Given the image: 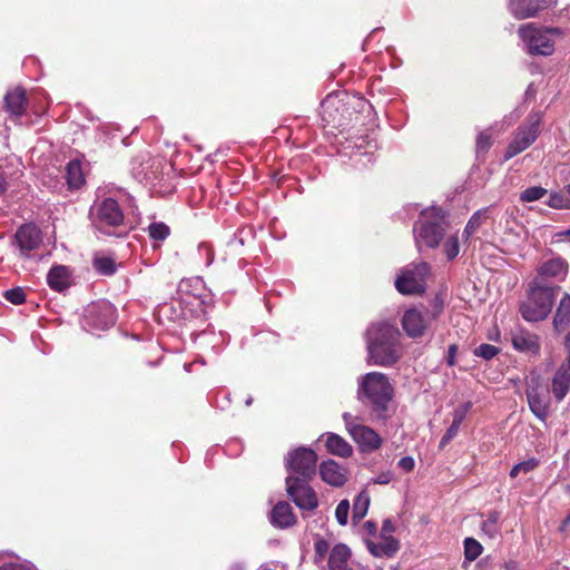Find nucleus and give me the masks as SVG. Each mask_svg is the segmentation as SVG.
Wrapping results in <instances>:
<instances>
[{
	"instance_id": "38",
	"label": "nucleus",
	"mask_w": 570,
	"mask_h": 570,
	"mask_svg": "<svg viewBox=\"0 0 570 570\" xmlns=\"http://www.w3.org/2000/svg\"><path fill=\"white\" fill-rule=\"evenodd\" d=\"M500 514L497 511L489 513L488 518L482 522L481 530L489 537L494 538L499 533L498 522Z\"/></svg>"
},
{
	"instance_id": "44",
	"label": "nucleus",
	"mask_w": 570,
	"mask_h": 570,
	"mask_svg": "<svg viewBox=\"0 0 570 570\" xmlns=\"http://www.w3.org/2000/svg\"><path fill=\"white\" fill-rule=\"evenodd\" d=\"M336 97L328 95L321 104L323 119L328 124L334 122L335 119L332 117L331 109L335 107Z\"/></svg>"
},
{
	"instance_id": "3",
	"label": "nucleus",
	"mask_w": 570,
	"mask_h": 570,
	"mask_svg": "<svg viewBox=\"0 0 570 570\" xmlns=\"http://www.w3.org/2000/svg\"><path fill=\"white\" fill-rule=\"evenodd\" d=\"M101 193V200H97L92 207L94 224L98 229L104 226L117 227L124 223V210L134 207L132 197L121 188L108 190V195Z\"/></svg>"
},
{
	"instance_id": "60",
	"label": "nucleus",
	"mask_w": 570,
	"mask_h": 570,
	"mask_svg": "<svg viewBox=\"0 0 570 570\" xmlns=\"http://www.w3.org/2000/svg\"><path fill=\"white\" fill-rule=\"evenodd\" d=\"M252 402H253V399H252V397H248V399L246 400L245 404H246L247 406H249V405L252 404Z\"/></svg>"
},
{
	"instance_id": "54",
	"label": "nucleus",
	"mask_w": 570,
	"mask_h": 570,
	"mask_svg": "<svg viewBox=\"0 0 570 570\" xmlns=\"http://www.w3.org/2000/svg\"><path fill=\"white\" fill-rule=\"evenodd\" d=\"M327 550V542L324 541V540H318L316 543H315V551L317 554H320L321 557L326 552Z\"/></svg>"
},
{
	"instance_id": "59",
	"label": "nucleus",
	"mask_w": 570,
	"mask_h": 570,
	"mask_svg": "<svg viewBox=\"0 0 570 570\" xmlns=\"http://www.w3.org/2000/svg\"><path fill=\"white\" fill-rule=\"evenodd\" d=\"M566 346H567V350H568V357L567 358H570V333L567 335Z\"/></svg>"
},
{
	"instance_id": "5",
	"label": "nucleus",
	"mask_w": 570,
	"mask_h": 570,
	"mask_svg": "<svg viewBox=\"0 0 570 570\" xmlns=\"http://www.w3.org/2000/svg\"><path fill=\"white\" fill-rule=\"evenodd\" d=\"M559 287L540 284L538 279L532 282L529 295L520 305V313L527 322H539L550 314L556 292Z\"/></svg>"
},
{
	"instance_id": "50",
	"label": "nucleus",
	"mask_w": 570,
	"mask_h": 570,
	"mask_svg": "<svg viewBox=\"0 0 570 570\" xmlns=\"http://www.w3.org/2000/svg\"><path fill=\"white\" fill-rule=\"evenodd\" d=\"M198 250L199 254H204L206 256V265H210L214 257L210 246L207 244H202L199 245Z\"/></svg>"
},
{
	"instance_id": "36",
	"label": "nucleus",
	"mask_w": 570,
	"mask_h": 570,
	"mask_svg": "<svg viewBox=\"0 0 570 570\" xmlns=\"http://www.w3.org/2000/svg\"><path fill=\"white\" fill-rule=\"evenodd\" d=\"M483 551V547L479 541L473 538H466L464 540V558L466 561L476 560Z\"/></svg>"
},
{
	"instance_id": "24",
	"label": "nucleus",
	"mask_w": 570,
	"mask_h": 570,
	"mask_svg": "<svg viewBox=\"0 0 570 570\" xmlns=\"http://www.w3.org/2000/svg\"><path fill=\"white\" fill-rule=\"evenodd\" d=\"M194 341L200 348L218 354L225 343V336L222 333L203 331L195 335Z\"/></svg>"
},
{
	"instance_id": "47",
	"label": "nucleus",
	"mask_w": 570,
	"mask_h": 570,
	"mask_svg": "<svg viewBox=\"0 0 570 570\" xmlns=\"http://www.w3.org/2000/svg\"><path fill=\"white\" fill-rule=\"evenodd\" d=\"M491 145H492L491 135L487 130L480 132L476 138L478 154L487 153Z\"/></svg>"
},
{
	"instance_id": "13",
	"label": "nucleus",
	"mask_w": 570,
	"mask_h": 570,
	"mask_svg": "<svg viewBox=\"0 0 570 570\" xmlns=\"http://www.w3.org/2000/svg\"><path fill=\"white\" fill-rule=\"evenodd\" d=\"M343 420L350 435L363 452L373 451L380 448L382 440L373 429L355 423L353 415L350 413H344Z\"/></svg>"
},
{
	"instance_id": "30",
	"label": "nucleus",
	"mask_w": 570,
	"mask_h": 570,
	"mask_svg": "<svg viewBox=\"0 0 570 570\" xmlns=\"http://www.w3.org/2000/svg\"><path fill=\"white\" fill-rule=\"evenodd\" d=\"M66 180L70 188L77 189L85 183L81 164L78 159L70 160L66 167Z\"/></svg>"
},
{
	"instance_id": "7",
	"label": "nucleus",
	"mask_w": 570,
	"mask_h": 570,
	"mask_svg": "<svg viewBox=\"0 0 570 570\" xmlns=\"http://www.w3.org/2000/svg\"><path fill=\"white\" fill-rule=\"evenodd\" d=\"M541 120L539 112L530 114L525 118L513 132L504 153V160H509L527 150L537 140L540 135Z\"/></svg>"
},
{
	"instance_id": "25",
	"label": "nucleus",
	"mask_w": 570,
	"mask_h": 570,
	"mask_svg": "<svg viewBox=\"0 0 570 570\" xmlns=\"http://www.w3.org/2000/svg\"><path fill=\"white\" fill-rule=\"evenodd\" d=\"M47 282L50 288L61 292L70 285V272L67 266H53L47 275Z\"/></svg>"
},
{
	"instance_id": "51",
	"label": "nucleus",
	"mask_w": 570,
	"mask_h": 570,
	"mask_svg": "<svg viewBox=\"0 0 570 570\" xmlns=\"http://www.w3.org/2000/svg\"><path fill=\"white\" fill-rule=\"evenodd\" d=\"M456 352H458L456 345L452 344L449 346L446 362L450 366H453L455 364Z\"/></svg>"
},
{
	"instance_id": "23",
	"label": "nucleus",
	"mask_w": 570,
	"mask_h": 570,
	"mask_svg": "<svg viewBox=\"0 0 570 570\" xmlns=\"http://www.w3.org/2000/svg\"><path fill=\"white\" fill-rule=\"evenodd\" d=\"M365 544L371 554L376 558L393 557L400 548L399 541L392 535L381 537V541L377 543L365 540Z\"/></svg>"
},
{
	"instance_id": "42",
	"label": "nucleus",
	"mask_w": 570,
	"mask_h": 570,
	"mask_svg": "<svg viewBox=\"0 0 570 570\" xmlns=\"http://www.w3.org/2000/svg\"><path fill=\"white\" fill-rule=\"evenodd\" d=\"M444 304L440 296H435L431 303L430 306L423 307V311L428 315V317L431 320V322H434L443 312Z\"/></svg>"
},
{
	"instance_id": "34",
	"label": "nucleus",
	"mask_w": 570,
	"mask_h": 570,
	"mask_svg": "<svg viewBox=\"0 0 570 570\" xmlns=\"http://www.w3.org/2000/svg\"><path fill=\"white\" fill-rule=\"evenodd\" d=\"M548 206L554 209H570V185L560 191L550 194Z\"/></svg>"
},
{
	"instance_id": "43",
	"label": "nucleus",
	"mask_w": 570,
	"mask_h": 570,
	"mask_svg": "<svg viewBox=\"0 0 570 570\" xmlns=\"http://www.w3.org/2000/svg\"><path fill=\"white\" fill-rule=\"evenodd\" d=\"M537 465H538V460H535V459H529L527 461L520 462L511 469L510 476L515 478L521 472L528 473V472L532 471Z\"/></svg>"
},
{
	"instance_id": "55",
	"label": "nucleus",
	"mask_w": 570,
	"mask_h": 570,
	"mask_svg": "<svg viewBox=\"0 0 570 570\" xmlns=\"http://www.w3.org/2000/svg\"><path fill=\"white\" fill-rule=\"evenodd\" d=\"M556 237H557V240L558 242H562V240H568L570 243V228L569 229H566V230H562V232H559L556 234Z\"/></svg>"
},
{
	"instance_id": "2",
	"label": "nucleus",
	"mask_w": 570,
	"mask_h": 570,
	"mask_svg": "<svg viewBox=\"0 0 570 570\" xmlns=\"http://www.w3.org/2000/svg\"><path fill=\"white\" fill-rule=\"evenodd\" d=\"M393 396V387L387 376L380 372H370L358 380L357 397L371 409L376 419H385Z\"/></svg>"
},
{
	"instance_id": "20",
	"label": "nucleus",
	"mask_w": 570,
	"mask_h": 570,
	"mask_svg": "<svg viewBox=\"0 0 570 570\" xmlns=\"http://www.w3.org/2000/svg\"><path fill=\"white\" fill-rule=\"evenodd\" d=\"M568 274V263L561 258L556 257L544 262L538 268V276L534 279H538L540 284L546 278H556L558 281L563 279Z\"/></svg>"
},
{
	"instance_id": "1",
	"label": "nucleus",
	"mask_w": 570,
	"mask_h": 570,
	"mask_svg": "<svg viewBox=\"0 0 570 570\" xmlns=\"http://www.w3.org/2000/svg\"><path fill=\"white\" fill-rule=\"evenodd\" d=\"M401 332L389 322H377L366 331L367 363L392 366L402 356Z\"/></svg>"
},
{
	"instance_id": "41",
	"label": "nucleus",
	"mask_w": 570,
	"mask_h": 570,
	"mask_svg": "<svg viewBox=\"0 0 570 570\" xmlns=\"http://www.w3.org/2000/svg\"><path fill=\"white\" fill-rule=\"evenodd\" d=\"M499 352H500L499 347H497L492 344L483 343L474 348L473 354L476 357H481L485 361H490L493 357H495L499 354Z\"/></svg>"
},
{
	"instance_id": "39",
	"label": "nucleus",
	"mask_w": 570,
	"mask_h": 570,
	"mask_svg": "<svg viewBox=\"0 0 570 570\" xmlns=\"http://www.w3.org/2000/svg\"><path fill=\"white\" fill-rule=\"evenodd\" d=\"M148 235L155 240H165L169 236V227L165 223H151L148 228Z\"/></svg>"
},
{
	"instance_id": "52",
	"label": "nucleus",
	"mask_w": 570,
	"mask_h": 570,
	"mask_svg": "<svg viewBox=\"0 0 570 570\" xmlns=\"http://www.w3.org/2000/svg\"><path fill=\"white\" fill-rule=\"evenodd\" d=\"M455 436H456V434L452 433V431L446 430V432L444 433V435L442 436V439L440 441L439 448L443 449Z\"/></svg>"
},
{
	"instance_id": "8",
	"label": "nucleus",
	"mask_w": 570,
	"mask_h": 570,
	"mask_svg": "<svg viewBox=\"0 0 570 570\" xmlns=\"http://www.w3.org/2000/svg\"><path fill=\"white\" fill-rule=\"evenodd\" d=\"M116 318L115 306L106 299H100L87 306L82 326L89 332L106 331L115 325Z\"/></svg>"
},
{
	"instance_id": "46",
	"label": "nucleus",
	"mask_w": 570,
	"mask_h": 570,
	"mask_svg": "<svg viewBox=\"0 0 570 570\" xmlns=\"http://www.w3.org/2000/svg\"><path fill=\"white\" fill-rule=\"evenodd\" d=\"M350 513V502L347 500H342L336 509H335V518L341 525H345L347 523Z\"/></svg>"
},
{
	"instance_id": "58",
	"label": "nucleus",
	"mask_w": 570,
	"mask_h": 570,
	"mask_svg": "<svg viewBox=\"0 0 570 570\" xmlns=\"http://www.w3.org/2000/svg\"><path fill=\"white\" fill-rule=\"evenodd\" d=\"M570 524V513L568 517L563 520L561 530H564Z\"/></svg>"
},
{
	"instance_id": "29",
	"label": "nucleus",
	"mask_w": 570,
	"mask_h": 570,
	"mask_svg": "<svg viewBox=\"0 0 570 570\" xmlns=\"http://www.w3.org/2000/svg\"><path fill=\"white\" fill-rule=\"evenodd\" d=\"M570 325V295L564 294L561 298L559 306L557 308L553 326L554 330L559 333L563 332Z\"/></svg>"
},
{
	"instance_id": "31",
	"label": "nucleus",
	"mask_w": 570,
	"mask_h": 570,
	"mask_svg": "<svg viewBox=\"0 0 570 570\" xmlns=\"http://www.w3.org/2000/svg\"><path fill=\"white\" fill-rule=\"evenodd\" d=\"M370 495L366 491L360 492L353 502L352 521L360 522L367 513L370 507Z\"/></svg>"
},
{
	"instance_id": "22",
	"label": "nucleus",
	"mask_w": 570,
	"mask_h": 570,
	"mask_svg": "<svg viewBox=\"0 0 570 570\" xmlns=\"http://www.w3.org/2000/svg\"><path fill=\"white\" fill-rule=\"evenodd\" d=\"M271 523L275 528L285 529L295 524L296 517L289 503L278 502L271 512Z\"/></svg>"
},
{
	"instance_id": "11",
	"label": "nucleus",
	"mask_w": 570,
	"mask_h": 570,
	"mask_svg": "<svg viewBox=\"0 0 570 570\" xmlns=\"http://www.w3.org/2000/svg\"><path fill=\"white\" fill-rule=\"evenodd\" d=\"M287 470L301 479H311L316 473V453L307 448L289 452L285 459Z\"/></svg>"
},
{
	"instance_id": "53",
	"label": "nucleus",
	"mask_w": 570,
	"mask_h": 570,
	"mask_svg": "<svg viewBox=\"0 0 570 570\" xmlns=\"http://www.w3.org/2000/svg\"><path fill=\"white\" fill-rule=\"evenodd\" d=\"M394 531V524L391 522V520H385L382 525V534L383 535H390Z\"/></svg>"
},
{
	"instance_id": "17",
	"label": "nucleus",
	"mask_w": 570,
	"mask_h": 570,
	"mask_svg": "<svg viewBox=\"0 0 570 570\" xmlns=\"http://www.w3.org/2000/svg\"><path fill=\"white\" fill-rule=\"evenodd\" d=\"M547 8L546 0H509L508 10L518 20L535 17Z\"/></svg>"
},
{
	"instance_id": "16",
	"label": "nucleus",
	"mask_w": 570,
	"mask_h": 570,
	"mask_svg": "<svg viewBox=\"0 0 570 570\" xmlns=\"http://www.w3.org/2000/svg\"><path fill=\"white\" fill-rule=\"evenodd\" d=\"M511 343L513 348L521 353L530 355H538L540 353L538 335L522 326H518L511 332Z\"/></svg>"
},
{
	"instance_id": "32",
	"label": "nucleus",
	"mask_w": 570,
	"mask_h": 570,
	"mask_svg": "<svg viewBox=\"0 0 570 570\" xmlns=\"http://www.w3.org/2000/svg\"><path fill=\"white\" fill-rule=\"evenodd\" d=\"M487 214V209L476 210L469 219L465 225L462 237L465 243H470L474 234L479 230L481 225L483 224V217Z\"/></svg>"
},
{
	"instance_id": "45",
	"label": "nucleus",
	"mask_w": 570,
	"mask_h": 570,
	"mask_svg": "<svg viewBox=\"0 0 570 570\" xmlns=\"http://www.w3.org/2000/svg\"><path fill=\"white\" fill-rule=\"evenodd\" d=\"M4 298L14 305H20L26 301L24 291L21 287L8 289L3 293Z\"/></svg>"
},
{
	"instance_id": "4",
	"label": "nucleus",
	"mask_w": 570,
	"mask_h": 570,
	"mask_svg": "<svg viewBox=\"0 0 570 570\" xmlns=\"http://www.w3.org/2000/svg\"><path fill=\"white\" fill-rule=\"evenodd\" d=\"M448 227L445 213L440 208L425 209L413 227L414 239L419 249L424 245L436 248Z\"/></svg>"
},
{
	"instance_id": "21",
	"label": "nucleus",
	"mask_w": 570,
	"mask_h": 570,
	"mask_svg": "<svg viewBox=\"0 0 570 570\" xmlns=\"http://www.w3.org/2000/svg\"><path fill=\"white\" fill-rule=\"evenodd\" d=\"M320 475L332 487H342L346 482V470L334 460L324 461L320 465Z\"/></svg>"
},
{
	"instance_id": "18",
	"label": "nucleus",
	"mask_w": 570,
	"mask_h": 570,
	"mask_svg": "<svg viewBox=\"0 0 570 570\" xmlns=\"http://www.w3.org/2000/svg\"><path fill=\"white\" fill-rule=\"evenodd\" d=\"M330 570H356L351 549L344 543L335 544L328 556Z\"/></svg>"
},
{
	"instance_id": "61",
	"label": "nucleus",
	"mask_w": 570,
	"mask_h": 570,
	"mask_svg": "<svg viewBox=\"0 0 570 570\" xmlns=\"http://www.w3.org/2000/svg\"><path fill=\"white\" fill-rule=\"evenodd\" d=\"M568 492L570 493V484L568 485Z\"/></svg>"
},
{
	"instance_id": "14",
	"label": "nucleus",
	"mask_w": 570,
	"mask_h": 570,
	"mask_svg": "<svg viewBox=\"0 0 570 570\" xmlns=\"http://www.w3.org/2000/svg\"><path fill=\"white\" fill-rule=\"evenodd\" d=\"M401 323L409 337L420 338L425 335L432 322L423 309L410 308L404 312Z\"/></svg>"
},
{
	"instance_id": "28",
	"label": "nucleus",
	"mask_w": 570,
	"mask_h": 570,
	"mask_svg": "<svg viewBox=\"0 0 570 570\" xmlns=\"http://www.w3.org/2000/svg\"><path fill=\"white\" fill-rule=\"evenodd\" d=\"M0 570H37L28 560H23L9 551L0 552Z\"/></svg>"
},
{
	"instance_id": "12",
	"label": "nucleus",
	"mask_w": 570,
	"mask_h": 570,
	"mask_svg": "<svg viewBox=\"0 0 570 570\" xmlns=\"http://www.w3.org/2000/svg\"><path fill=\"white\" fill-rule=\"evenodd\" d=\"M525 395L531 412L537 419L544 422L549 415L550 399L541 385L539 376L527 380Z\"/></svg>"
},
{
	"instance_id": "6",
	"label": "nucleus",
	"mask_w": 570,
	"mask_h": 570,
	"mask_svg": "<svg viewBox=\"0 0 570 570\" xmlns=\"http://www.w3.org/2000/svg\"><path fill=\"white\" fill-rule=\"evenodd\" d=\"M519 36L532 56H550L554 51L556 38L561 35L558 28H537L533 24H522Z\"/></svg>"
},
{
	"instance_id": "9",
	"label": "nucleus",
	"mask_w": 570,
	"mask_h": 570,
	"mask_svg": "<svg viewBox=\"0 0 570 570\" xmlns=\"http://www.w3.org/2000/svg\"><path fill=\"white\" fill-rule=\"evenodd\" d=\"M429 273L430 265L425 262L410 264L395 279V287L401 294H421L425 291Z\"/></svg>"
},
{
	"instance_id": "35",
	"label": "nucleus",
	"mask_w": 570,
	"mask_h": 570,
	"mask_svg": "<svg viewBox=\"0 0 570 570\" xmlns=\"http://www.w3.org/2000/svg\"><path fill=\"white\" fill-rule=\"evenodd\" d=\"M471 409H472V402H470V401L455 407V410L453 411V421L448 430L452 431V433H454V434H458L462 422L464 421V419L466 417V414L469 413V411Z\"/></svg>"
},
{
	"instance_id": "15",
	"label": "nucleus",
	"mask_w": 570,
	"mask_h": 570,
	"mask_svg": "<svg viewBox=\"0 0 570 570\" xmlns=\"http://www.w3.org/2000/svg\"><path fill=\"white\" fill-rule=\"evenodd\" d=\"M42 242L40 229L33 224H24L18 228L14 235V244L20 255L30 257V253L39 247Z\"/></svg>"
},
{
	"instance_id": "26",
	"label": "nucleus",
	"mask_w": 570,
	"mask_h": 570,
	"mask_svg": "<svg viewBox=\"0 0 570 570\" xmlns=\"http://www.w3.org/2000/svg\"><path fill=\"white\" fill-rule=\"evenodd\" d=\"M7 110L14 116H21L26 110V91L21 88L9 90L4 96Z\"/></svg>"
},
{
	"instance_id": "57",
	"label": "nucleus",
	"mask_w": 570,
	"mask_h": 570,
	"mask_svg": "<svg viewBox=\"0 0 570 570\" xmlns=\"http://www.w3.org/2000/svg\"><path fill=\"white\" fill-rule=\"evenodd\" d=\"M8 188V183L3 174H0V195Z\"/></svg>"
},
{
	"instance_id": "10",
	"label": "nucleus",
	"mask_w": 570,
	"mask_h": 570,
	"mask_svg": "<svg viewBox=\"0 0 570 570\" xmlns=\"http://www.w3.org/2000/svg\"><path fill=\"white\" fill-rule=\"evenodd\" d=\"M308 480L288 475L286 478V491L301 510L313 511L317 508L318 500L315 491L308 484Z\"/></svg>"
},
{
	"instance_id": "27",
	"label": "nucleus",
	"mask_w": 570,
	"mask_h": 570,
	"mask_svg": "<svg viewBox=\"0 0 570 570\" xmlns=\"http://www.w3.org/2000/svg\"><path fill=\"white\" fill-rule=\"evenodd\" d=\"M325 446L331 454L341 458H348L353 453V449L348 442L335 433L326 434Z\"/></svg>"
},
{
	"instance_id": "56",
	"label": "nucleus",
	"mask_w": 570,
	"mask_h": 570,
	"mask_svg": "<svg viewBox=\"0 0 570 570\" xmlns=\"http://www.w3.org/2000/svg\"><path fill=\"white\" fill-rule=\"evenodd\" d=\"M364 529L370 535H374L376 532V524L373 521H366L364 523Z\"/></svg>"
},
{
	"instance_id": "49",
	"label": "nucleus",
	"mask_w": 570,
	"mask_h": 570,
	"mask_svg": "<svg viewBox=\"0 0 570 570\" xmlns=\"http://www.w3.org/2000/svg\"><path fill=\"white\" fill-rule=\"evenodd\" d=\"M397 465L403 471L411 472L414 469V466H415V462H414V459L412 456H404V458H402L399 461Z\"/></svg>"
},
{
	"instance_id": "33",
	"label": "nucleus",
	"mask_w": 570,
	"mask_h": 570,
	"mask_svg": "<svg viewBox=\"0 0 570 570\" xmlns=\"http://www.w3.org/2000/svg\"><path fill=\"white\" fill-rule=\"evenodd\" d=\"M92 266L98 274L104 276H111L117 271L116 262L110 256H95L92 259Z\"/></svg>"
},
{
	"instance_id": "19",
	"label": "nucleus",
	"mask_w": 570,
	"mask_h": 570,
	"mask_svg": "<svg viewBox=\"0 0 570 570\" xmlns=\"http://www.w3.org/2000/svg\"><path fill=\"white\" fill-rule=\"evenodd\" d=\"M570 390V358H567L556 371L551 391L557 402L563 401Z\"/></svg>"
},
{
	"instance_id": "48",
	"label": "nucleus",
	"mask_w": 570,
	"mask_h": 570,
	"mask_svg": "<svg viewBox=\"0 0 570 570\" xmlns=\"http://www.w3.org/2000/svg\"><path fill=\"white\" fill-rule=\"evenodd\" d=\"M393 479V473L391 471H384L376 475L372 482L374 484H389Z\"/></svg>"
},
{
	"instance_id": "37",
	"label": "nucleus",
	"mask_w": 570,
	"mask_h": 570,
	"mask_svg": "<svg viewBox=\"0 0 570 570\" xmlns=\"http://www.w3.org/2000/svg\"><path fill=\"white\" fill-rule=\"evenodd\" d=\"M443 253L448 261H453L460 253V240L458 234L449 236L443 243Z\"/></svg>"
},
{
	"instance_id": "40",
	"label": "nucleus",
	"mask_w": 570,
	"mask_h": 570,
	"mask_svg": "<svg viewBox=\"0 0 570 570\" xmlns=\"http://www.w3.org/2000/svg\"><path fill=\"white\" fill-rule=\"evenodd\" d=\"M547 193V189L541 186L529 187L520 194V200L522 203L535 202L541 199Z\"/></svg>"
}]
</instances>
